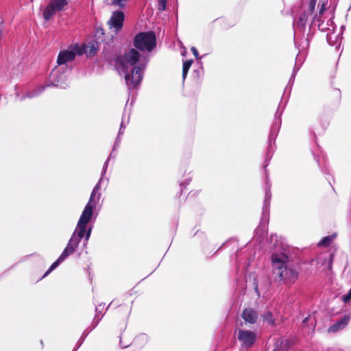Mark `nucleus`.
<instances>
[{"instance_id": "6", "label": "nucleus", "mask_w": 351, "mask_h": 351, "mask_svg": "<svg viewBox=\"0 0 351 351\" xmlns=\"http://www.w3.org/2000/svg\"><path fill=\"white\" fill-rule=\"evenodd\" d=\"M139 56V53L136 50L132 49L125 52L123 56L119 57L117 59V63L123 68H128L135 64Z\"/></svg>"}, {"instance_id": "13", "label": "nucleus", "mask_w": 351, "mask_h": 351, "mask_svg": "<svg viewBox=\"0 0 351 351\" xmlns=\"http://www.w3.org/2000/svg\"><path fill=\"white\" fill-rule=\"evenodd\" d=\"M95 43L90 42L87 45L86 49H84L83 47L82 49L84 52H86L89 55H94L97 51V47Z\"/></svg>"}, {"instance_id": "26", "label": "nucleus", "mask_w": 351, "mask_h": 351, "mask_svg": "<svg viewBox=\"0 0 351 351\" xmlns=\"http://www.w3.org/2000/svg\"><path fill=\"white\" fill-rule=\"evenodd\" d=\"M307 319H308V317H306V318L304 319V322H306V321H307Z\"/></svg>"}, {"instance_id": "16", "label": "nucleus", "mask_w": 351, "mask_h": 351, "mask_svg": "<svg viewBox=\"0 0 351 351\" xmlns=\"http://www.w3.org/2000/svg\"><path fill=\"white\" fill-rule=\"evenodd\" d=\"M333 263V256L330 254L328 258L325 259L326 269L328 271L332 270V266Z\"/></svg>"}, {"instance_id": "1", "label": "nucleus", "mask_w": 351, "mask_h": 351, "mask_svg": "<svg viewBox=\"0 0 351 351\" xmlns=\"http://www.w3.org/2000/svg\"><path fill=\"white\" fill-rule=\"evenodd\" d=\"M98 189L99 186H97L94 188L90 195L89 202L86 204L80 218L77 228L62 253V258H66L69 255L71 254L77 247L81 239L84 236L86 224L90 220L93 215L94 205H93L92 202Z\"/></svg>"}, {"instance_id": "12", "label": "nucleus", "mask_w": 351, "mask_h": 351, "mask_svg": "<svg viewBox=\"0 0 351 351\" xmlns=\"http://www.w3.org/2000/svg\"><path fill=\"white\" fill-rule=\"evenodd\" d=\"M243 319L250 324H254L256 322L258 315L256 311L252 308H246L242 314Z\"/></svg>"}, {"instance_id": "22", "label": "nucleus", "mask_w": 351, "mask_h": 351, "mask_svg": "<svg viewBox=\"0 0 351 351\" xmlns=\"http://www.w3.org/2000/svg\"><path fill=\"white\" fill-rule=\"evenodd\" d=\"M315 3H316V0H311L310 2L309 6L312 11H313L315 9Z\"/></svg>"}, {"instance_id": "24", "label": "nucleus", "mask_w": 351, "mask_h": 351, "mask_svg": "<svg viewBox=\"0 0 351 351\" xmlns=\"http://www.w3.org/2000/svg\"><path fill=\"white\" fill-rule=\"evenodd\" d=\"M325 5H325L324 3H323V4L322 5V7H321V8H320V10H319V15L323 14V13H324V11L326 10Z\"/></svg>"}, {"instance_id": "21", "label": "nucleus", "mask_w": 351, "mask_h": 351, "mask_svg": "<svg viewBox=\"0 0 351 351\" xmlns=\"http://www.w3.org/2000/svg\"><path fill=\"white\" fill-rule=\"evenodd\" d=\"M350 300H351V289L349 291L348 294L344 295L343 296V300L346 303L350 302Z\"/></svg>"}, {"instance_id": "11", "label": "nucleus", "mask_w": 351, "mask_h": 351, "mask_svg": "<svg viewBox=\"0 0 351 351\" xmlns=\"http://www.w3.org/2000/svg\"><path fill=\"white\" fill-rule=\"evenodd\" d=\"M350 321V316L345 315L341 319L337 322L328 329V332H336L339 330L343 329L347 326Z\"/></svg>"}, {"instance_id": "15", "label": "nucleus", "mask_w": 351, "mask_h": 351, "mask_svg": "<svg viewBox=\"0 0 351 351\" xmlns=\"http://www.w3.org/2000/svg\"><path fill=\"white\" fill-rule=\"evenodd\" d=\"M333 239V236L326 237L322 240L320 241V242L319 243V245L326 247L331 243Z\"/></svg>"}, {"instance_id": "20", "label": "nucleus", "mask_w": 351, "mask_h": 351, "mask_svg": "<svg viewBox=\"0 0 351 351\" xmlns=\"http://www.w3.org/2000/svg\"><path fill=\"white\" fill-rule=\"evenodd\" d=\"M158 9L160 10H164L166 8L167 0H157Z\"/></svg>"}, {"instance_id": "4", "label": "nucleus", "mask_w": 351, "mask_h": 351, "mask_svg": "<svg viewBox=\"0 0 351 351\" xmlns=\"http://www.w3.org/2000/svg\"><path fill=\"white\" fill-rule=\"evenodd\" d=\"M84 53L82 47L79 45H71L67 49L60 51L58 54L57 63L58 65L66 64L73 61L76 55H82Z\"/></svg>"}, {"instance_id": "2", "label": "nucleus", "mask_w": 351, "mask_h": 351, "mask_svg": "<svg viewBox=\"0 0 351 351\" xmlns=\"http://www.w3.org/2000/svg\"><path fill=\"white\" fill-rule=\"evenodd\" d=\"M274 275L276 280L292 283L298 278V273L293 269L287 268L288 256L285 254H275L271 257Z\"/></svg>"}, {"instance_id": "3", "label": "nucleus", "mask_w": 351, "mask_h": 351, "mask_svg": "<svg viewBox=\"0 0 351 351\" xmlns=\"http://www.w3.org/2000/svg\"><path fill=\"white\" fill-rule=\"evenodd\" d=\"M134 46L141 51H150L156 46V36L154 32H141L134 40Z\"/></svg>"}, {"instance_id": "7", "label": "nucleus", "mask_w": 351, "mask_h": 351, "mask_svg": "<svg viewBox=\"0 0 351 351\" xmlns=\"http://www.w3.org/2000/svg\"><path fill=\"white\" fill-rule=\"evenodd\" d=\"M143 69L140 66L134 67L131 75H126L125 82L129 88H134L142 80Z\"/></svg>"}, {"instance_id": "19", "label": "nucleus", "mask_w": 351, "mask_h": 351, "mask_svg": "<svg viewBox=\"0 0 351 351\" xmlns=\"http://www.w3.org/2000/svg\"><path fill=\"white\" fill-rule=\"evenodd\" d=\"M128 1V0H113L112 2V5L123 8L125 6Z\"/></svg>"}, {"instance_id": "8", "label": "nucleus", "mask_w": 351, "mask_h": 351, "mask_svg": "<svg viewBox=\"0 0 351 351\" xmlns=\"http://www.w3.org/2000/svg\"><path fill=\"white\" fill-rule=\"evenodd\" d=\"M143 69L140 66L134 67L131 75H126L125 82L129 88H134L142 80Z\"/></svg>"}, {"instance_id": "5", "label": "nucleus", "mask_w": 351, "mask_h": 351, "mask_svg": "<svg viewBox=\"0 0 351 351\" xmlns=\"http://www.w3.org/2000/svg\"><path fill=\"white\" fill-rule=\"evenodd\" d=\"M67 4V0H51L43 12L45 20L49 21L56 12L63 10Z\"/></svg>"}, {"instance_id": "18", "label": "nucleus", "mask_w": 351, "mask_h": 351, "mask_svg": "<svg viewBox=\"0 0 351 351\" xmlns=\"http://www.w3.org/2000/svg\"><path fill=\"white\" fill-rule=\"evenodd\" d=\"M263 319L265 321H267L269 324H274V319H272V314L271 312H266L264 315H263Z\"/></svg>"}, {"instance_id": "9", "label": "nucleus", "mask_w": 351, "mask_h": 351, "mask_svg": "<svg viewBox=\"0 0 351 351\" xmlns=\"http://www.w3.org/2000/svg\"><path fill=\"white\" fill-rule=\"evenodd\" d=\"M124 21V14L122 12H114L108 23L110 29H113L115 32L120 31L123 27Z\"/></svg>"}, {"instance_id": "10", "label": "nucleus", "mask_w": 351, "mask_h": 351, "mask_svg": "<svg viewBox=\"0 0 351 351\" xmlns=\"http://www.w3.org/2000/svg\"><path fill=\"white\" fill-rule=\"evenodd\" d=\"M238 339L242 342L244 346H251L255 341V334L249 330H239Z\"/></svg>"}, {"instance_id": "17", "label": "nucleus", "mask_w": 351, "mask_h": 351, "mask_svg": "<svg viewBox=\"0 0 351 351\" xmlns=\"http://www.w3.org/2000/svg\"><path fill=\"white\" fill-rule=\"evenodd\" d=\"M66 258H62V254L60 255V256L58 258V260L56 261H55L52 265L50 267V268L49 269V270L46 272L45 275H47V274H49V272H51L53 269H54L60 263H61L63 260H64Z\"/></svg>"}, {"instance_id": "23", "label": "nucleus", "mask_w": 351, "mask_h": 351, "mask_svg": "<svg viewBox=\"0 0 351 351\" xmlns=\"http://www.w3.org/2000/svg\"><path fill=\"white\" fill-rule=\"evenodd\" d=\"M191 51H192L193 55L197 58H199V53H198V51H197V49L195 47H191Z\"/></svg>"}, {"instance_id": "14", "label": "nucleus", "mask_w": 351, "mask_h": 351, "mask_svg": "<svg viewBox=\"0 0 351 351\" xmlns=\"http://www.w3.org/2000/svg\"><path fill=\"white\" fill-rule=\"evenodd\" d=\"M193 61L192 60H186L183 63V69H182V77L185 79L187 75V73L191 66Z\"/></svg>"}, {"instance_id": "25", "label": "nucleus", "mask_w": 351, "mask_h": 351, "mask_svg": "<svg viewBox=\"0 0 351 351\" xmlns=\"http://www.w3.org/2000/svg\"><path fill=\"white\" fill-rule=\"evenodd\" d=\"M90 235V230H88V232H86V240H88L89 239Z\"/></svg>"}]
</instances>
